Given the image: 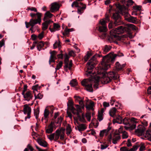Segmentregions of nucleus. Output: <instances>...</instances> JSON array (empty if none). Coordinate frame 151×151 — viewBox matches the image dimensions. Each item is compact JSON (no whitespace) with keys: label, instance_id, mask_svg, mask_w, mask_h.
<instances>
[{"label":"nucleus","instance_id":"4468645a","mask_svg":"<svg viewBox=\"0 0 151 151\" xmlns=\"http://www.w3.org/2000/svg\"><path fill=\"white\" fill-rule=\"evenodd\" d=\"M106 73L107 74V76H108L111 79H116L118 77L117 74L115 72L113 71L110 72L108 73Z\"/></svg>","mask_w":151,"mask_h":151},{"label":"nucleus","instance_id":"aec40b11","mask_svg":"<svg viewBox=\"0 0 151 151\" xmlns=\"http://www.w3.org/2000/svg\"><path fill=\"white\" fill-rule=\"evenodd\" d=\"M54 134V141L57 142L58 139L59 138V137L60 138V135L61 134L59 129H57L55 132L53 133Z\"/></svg>","mask_w":151,"mask_h":151},{"label":"nucleus","instance_id":"0e129e2a","mask_svg":"<svg viewBox=\"0 0 151 151\" xmlns=\"http://www.w3.org/2000/svg\"><path fill=\"white\" fill-rule=\"evenodd\" d=\"M100 22L102 26H106V22L105 20L102 19L100 21Z\"/></svg>","mask_w":151,"mask_h":151},{"label":"nucleus","instance_id":"9b49d317","mask_svg":"<svg viewBox=\"0 0 151 151\" xmlns=\"http://www.w3.org/2000/svg\"><path fill=\"white\" fill-rule=\"evenodd\" d=\"M25 91L26 89L24 91H22V94L23 96L24 97L25 99V100L29 101L30 100L32 99L33 97V95L30 91H28L25 93Z\"/></svg>","mask_w":151,"mask_h":151},{"label":"nucleus","instance_id":"c9c22d12","mask_svg":"<svg viewBox=\"0 0 151 151\" xmlns=\"http://www.w3.org/2000/svg\"><path fill=\"white\" fill-rule=\"evenodd\" d=\"M73 102L72 100H69L68 103V106L70 109L71 111H74L75 110V109L73 106Z\"/></svg>","mask_w":151,"mask_h":151},{"label":"nucleus","instance_id":"8fccbe9b","mask_svg":"<svg viewBox=\"0 0 151 151\" xmlns=\"http://www.w3.org/2000/svg\"><path fill=\"white\" fill-rule=\"evenodd\" d=\"M48 138L51 141L54 140V134L53 133L47 136Z\"/></svg>","mask_w":151,"mask_h":151},{"label":"nucleus","instance_id":"f257e3e1","mask_svg":"<svg viewBox=\"0 0 151 151\" xmlns=\"http://www.w3.org/2000/svg\"><path fill=\"white\" fill-rule=\"evenodd\" d=\"M94 74V73L93 72L90 75L88 74V75H87L88 76H91L92 78V80L88 79H84L81 82L82 85L85 87V88L87 91L91 92L93 91L92 81H93L95 83L93 86L94 88L96 89L98 88V83L100 79V76Z\"/></svg>","mask_w":151,"mask_h":151},{"label":"nucleus","instance_id":"39448f33","mask_svg":"<svg viewBox=\"0 0 151 151\" xmlns=\"http://www.w3.org/2000/svg\"><path fill=\"white\" fill-rule=\"evenodd\" d=\"M38 19H32L30 20L29 22H25L27 28H29V26H31V27L30 28V30L32 31V32H35L38 26H35V25L37 24H40L41 22V19H40V14L38 13Z\"/></svg>","mask_w":151,"mask_h":151},{"label":"nucleus","instance_id":"2f4dec72","mask_svg":"<svg viewBox=\"0 0 151 151\" xmlns=\"http://www.w3.org/2000/svg\"><path fill=\"white\" fill-rule=\"evenodd\" d=\"M78 129L80 132L86 129V127L84 124H79L77 126Z\"/></svg>","mask_w":151,"mask_h":151},{"label":"nucleus","instance_id":"603ef678","mask_svg":"<svg viewBox=\"0 0 151 151\" xmlns=\"http://www.w3.org/2000/svg\"><path fill=\"white\" fill-rule=\"evenodd\" d=\"M65 63H69L68 62V60L69 57L68 55L66 54L65 55Z\"/></svg>","mask_w":151,"mask_h":151},{"label":"nucleus","instance_id":"393cba45","mask_svg":"<svg viewBox=\"0 0 151 151\" xmlns=\"http://www.w3.org/2000/svg\"><path fill=\"white\" fill-rule=\"evenodd\" d=\"M60 28V25L58 24L54 23L53 24V27L52 28H50V30L52 32L59 30Z\"/></svg>","mask_w":151,"mask_h":151},{"label":"nucleus","instance_id":"6e6d98bb","mask_svg":"<svg viewBox=\"0 0 151 151\" xmlns=\"http://www.w3.org/2000/svg\"><path fill=\"white\" fill-rule=\"evenodd\" d=\"M78 102L80 105V106H81V108L82 109H84V105L83 101L81 100V99Z\"/></svg>","mask_w":151,"mask_h":151},{"label":"nucleus","instance_id":"052dcab7","mask_svg":"<svg viewBox=\"0 0 151 151\" xmlns=\"http://www.w3.org/2000/svg\"><path fill=\"white\" fill-rule=\"evenodd\" d=\"M27 10H31V11H34L36 12H37V10L36 8L34 7H32L31 8H29L27 9Z\"/></svg>","mask_w":151,"mask_h":151},{"label":"nucleus","instance_id":"a18cd8bd","mask_svg":"<svg viewBox=\"0 0 151 151\" xmlns=\"http://www.w3.org/2000/svg\"><path fill=\"white\" fill-rule=\"evenodd\" d=\"M63 65V62L62 61H60L58 64L55 68L56 70L60 69L62 67Z\"/></svg>","mask_w":151,"mask_h":151},{"label":"nucleus","instance_id":"49530a36","mask_svg":"<svg viewBox=\"0 0 151 151\" xmlns=\"http://www.w3.org/2000/svg\"><path fill=\"white\" fill-rule=\"evenodd\" d=\"M39 13L40 14V19H41V17L42 16V14L41 13L37 12V13H31L30 14V16L32 18H36V16H37V19H38V14Z\"/></svg>","mask_w":151,"mask_h":151},{"label":"nucleus","instance_id":"79ce46f5","mask_svg":"<svg viewBox=\"0 0 151 151\" xmlns=\"http://www.w3.org/2000/svg\"><path fill=\"white\" fill-rule=\"evenodd\" d=\"M116 122L119 124H122V117L119 116L117 117L115 119Z\"/></svg>","mask_w":151,"mask_h":151},{"label":"nucleus","instance_id":"bb28decb","mask_svg":"<svg viewBox=\"0 0 151 151\" xmlns=\"http://www.w3.org/2000/svg\"><path fill=\"white\" fill-rule=\"evenodd\" d=\"M53 16V14H51L49 11H47L45 14V16L43 19L44 20H45L48 18H50Z\"/></svg>","mask_w":151,"mask_h":151},{"label":"nucleus","instance_id":"680f3d73","mask_svg":"<svg viewBox=\"0 0 151 151\" xmlns=\"http://www.w3.org/2000/svg\"><path fill=\"white\" fill-rule=\"evenodd\" d=\"M108 145L106 144H104L101 145V148L102 150L106 149L108 147Z\"/></svg>","mask_w":151,"mask_h":151},{"label":"nucleus","instance_id":"69168bd1","mask_svg":"<svg viewBox=\"0 0 151 151\" xmlns=\"http://www.w3.org/2000/svg\"><path fill=\"white\" fill-rule=\"evenodd\" d=\"M38 84L36 85L35 86H34L32 87V89L33 90V91H37V88L38 87Z\"/></svg>","mask_w":151,"mask_h":151},{"label":"nucleus","instance_id":"f3484780","mask_svg":"<svg viewBox=\"0 0 151 151\" xmlns=\"http://www.w3.org/2000/svg\"><path fill=\"white\" fill-rule=\"evenodd\" d=\"M76 109L75 110L73 111H71L74 114H76L78 116L79 115V113L81 111V107L78 105H75Z\"/></svg>","mask_w":151,"mask_h":151},{"label":"nucleus","instance_id":"423d86ee","mask_svg":"<svg viewBox=\"0 0 151 151\" xmlns=\"http://www.w3.org/2000/svg\"><path fill=\"white\" fill-rule=\"evenodd\" d=\"M96 59V58L95 56H93L89 60L87 63V69L85 73V74L88 75V74H91L92 72V69L94 67L95 63L94 61Z\"/></svg>","mask_w":151,"mask_h":151},{"label":"nucleus","instance_id":"ddd939ff","mask_svg":"<svg viewBox=\"0 0 151 151\" xmlns=\"http://www.w3.org/2000/svg\"><path fill=\"white\" fill-rule=\"evenodd\" d=\"M50 53L51 55L49 60V63L50 64L51 62H55V60L56 59V55L57 53L56 51H53L51 52H50Z\"/></svg>","mask_w":151,"mask_h":151},{"label":"nucleus","instance_id":"c756f323","mask_svg":"<svg viewBox=\"0 0 151 151\" xmlns=\"http://www.w3.org/2000/svg\"><path fill=\"white\" fill-rule=\"evenodd\" d=\"M145 137L147 139L151 141V130L150 129H149L147 131Z\"/></svg>","mask_w":151,"mask_h":151},{"label":"nucleus","instance_id":"ea45409f","mask_svg":"<svg viewBox=\"0 0 151 151\" xmlns=\"http://www.w3.org/2000/svg\"><path fill=\"white\" fill-rule=\"evenodd\" d=\"M92 55V53L91 52H88L87 54L84 57V59L85 61H87L89 58Z\"/></svg>","mask_w":151,"mask_h":151},{"label":"nucleus","instance_id":"4d7b16f0","mask_svg":"<svg viewBox=\"0 0 151 151\" xmlns=\"http://www.w3.org/2000/svg\"><path fill=\"white\" fill-rule=\"evenodd\" d=\"M138 148V146L135 145L133 146V147L129 150V151H136Z\"/></svg>","mask_w":151,"mask_h":151},{"label":"nucleus","instance_id":"f704fd0d","mask_svg":"<svg viewBox=\"0 0 151 151\" xmlns=\"http://www.w3.org/2000/svg\"><path fill=\"white\" fill-rule=\"evenodd\" d=\"M66 134L68 135H69L71 133L72 131L71 126L70 125L68 124L67 126L66 129Z\"/></svg>","mask_w":151,"mask_h":151},{"label":"nucleus","instance_id":"473e14b6","mask_svg":"<svg viewBox=\"0 0 151 151\" xmlns=\"http://www.w3.org/2000/svg\"><path fill=\"white\" fill-rule=\"evenodd\" d=\"M116 111V108H112L109 111L110 115L113 117H114Z\"/></svg>","mask_w":151,"mask_h":151},{"label":"nucleus","instance_id":"c85d7f7f","mask_svg":"<svg viewBox=\"0 0 151 151\" xmlns=\"http://www.w3.org/2000/svg\"><path fill=\"white\" fill-rule=\"evenodd\" d=\"M104 112V110L103 109H102L98 112V119L99 121H101L103 119V116Z\"/></svg>","mask_w":151,"mask_h":151},{"label":"nucleus","instance_id":"338daca9","mask_svg":"<svg viewBox=\"0 0 151 151\" xmlns=\"http://www.w3.org/2000/svg\"><path fill=\"white\" fill-rule=\"evenodd\" d=\"M103 105L105 107H108L109 106V103L104 102L103 103Z\"/></svg>","mask_w":151,"mask_h":151},{"label":"nucleus","instance_id":"13d9d810","mask_svg":"<svg viewBox=\"0 0 151 151\" xmlns=\"http://www.w3.org/2000/svg\"><path fill=\"white\" fill-rule=\"evenodd\" d=\"M58 120L57 121H55V123H56L57 124H60L61 123L62 121L63 120V118L61 117L60 116L59 117H58Z\"/></svg>","mask_w":151,"mask_h":151},{"label":"nucleus","instance_id":"6ab92c4d","mask_svg":"<svg viewBox=\"0 0 151 151\" xmlns=\"http://www.w3.org/2000/svg\"><path fill=\"white\" fill-rule=\"evenodd\" d=\"M32 40L35 41V43L37 44V49L40 51L39 49L41 48L44 46V43L42 41H38L36 40V38H32Z\"/></svg>","mask_w":151,"mask_h":151},{"label":"nucleus","instance_id":"2eb2a0df","mask_svg":"<svg viewBox=\"0 0 151 151\" xmlns=\"http://www.w3.org/2000/svg\"><path fill=\"white\" fill-rule=\"evenodd\" d=\"M37 141L38 143L42 146L45 147L47 146V142L41 138H38L37 140Z\"/></svg>","mask_w":151,"mask_h":151},{"label":"nucleus","instance_id":"774afa93","mask_svg":"<svg viewBox=\"0 0 151 151\" xmlns=\"http://www.w3.org/2000/svg\"><path fill=\"white\" fill-rule=\"evenodd\" d=\"M120 151H129L127 147H122L120 149Z\"/></svg>","mask_w":151,"mask_h":151},{"label":"nucleus","instance_id":"9d476101","mask_svg":"<svg viewBox=\"0 0 151 151\" xmlns=\"http://www.w3.org/2000/svg\"><path fill=\"white\" fill-rule=\"evenodd\" d=\"M145 129V127L142 125H139L137 129L135 131V134L138 136L144 134V132Z\"/></svg>","mask_w":151,"mask_h":151},{"label":"nucleus","instance_id":"f03ea898","mask_svg":"<svg viewBox=\"0 0 151 151\" xmlns=\"http://www.w3.org/2000/svg\"><path fill=\"white\" fill-rule=\"evenodd\" d=\"M131 28L134 30H136L137 27L131 24H126L125 26H121L115 28L112 30L110 33L109 38H122L119 34L124 32L125 31L128 30V29Z\"/></svg>","mask_w":151,"mask_h":151},{"label":"nucleus","instance_id":"bf43d9fd","mask_svg":"<svg viewBox=\"0 0 151 151\" xmlns=\"http://www.w3.org/2000/svg\"><path fill=\"white\" fill-rule=\"evenodd\" d=\"M35 99L37 98L39 99H41L43 97V95L40 93H39L37 96H36L35 94Z\"/></svg>","mask_w":151,"mask_h":151},{"label":"nucleus","instance_id":"3c124183","mask_svg":"<svg viewBox=\"0 0 151 151\" xmlns=\"http://www.w3.org/2000/svg\"><path fill=\"white\" fill-rule=\"evenodd\" d=\"M69 30L67 28V27L66 26L64 32L63 33V34L64 35H68L69 33Z\"/></svg>","mask_w":151,"mask_h":151},{"label":"nucleus","instance_id":"e2e57ef3","mask_svg":"<svg viewBox=\"0 0 151 151\" xmlns=\"http://www.w3.org/2000/svg\"><path fill=\"white\" fill-rule=\"evenodd\" d=\"M145 147L144 144H141L139 148V150L140 151H143L145 150Z\"/></svg>","mask_w":151,"mask_h":151},{"label":"nucleus","instance_id":"58836bf2","mask_svg":"<svg viewBox=\"0 0 151 151\" xmlns=\"http://www.w3.org/2000/svg\"><path fill=\"white\" fill-rule=\"evenodd\" d=\"M58 47L59 49H60L61 47L60 41L59 40L56 41L53 44V47L54 49H55Z\"/></svg>","mask_w":151,"mask_h":151},{"label":"nucleus","instance_id":"4be33fe9","mask_svg":"<svg viewBox=\"0 0 151 151\" xmlns=\"http://www.w3.org/2000/svg\"><path fill=\"white\" fill-rule=\"evenodd\" d=\"M54 124L53 123L51 122L48 126V128L46 129V132L48 133H52L53 130Z\"/></svg>","mask_w":151,"mask_h":151},{"label":"nucleus","instance_id":"a878e982","mask_svg":"<svg viewBox=\"0 0 151 151\" xmlns=\"http://www.w3.org/2000/svg\"><path fill=\"white\" fill-rule=\"evenodd\" d=\"M125 65V64H123L121 65L118 62H117L115 64V67L116 71L122 70Z\"/></svg>","mask_w":151,"mask_h":151},{"label":"nucleus","instance_id":"e433bc0d","mask_svg":"<svg viewBox=\"0 0 151 151\" xmlns=\"http://www.w3.org/2000/svg\"><path fill=\"white\" fill-rule=\"evenodd\" d=\"M111 47L109 45H106L103 48V52L104 54H106L111 49Z\"/></svg>","mask_w":151,"mask_h":151},{"label":"nucleus","instance_id":"a211bd4d","mask_svg":"<svg viewBox=\"0 0 151 151\" xmlns=\"http://www.w3.org/2000/svg\"><path fill=\"white\" fill-rule=\"evenodd\" d=\"M49 111L47 109H45L44 113V118H42L41 120L42 121L44 119L45 120V122L48 121V118L49 117Z\"/></svg>","mask_w":151,"mask_h":151},{"label":"nucleus","instance_id":"20e7f679","mask_svg":"<svg viewBox=\"0 0 151 151\" xmlns=\"http://www.w3.org/2000/svg\"><path fill=\"white\" fill-rule=\"evenodd\" d=\"M116 7L119 10L120 13L123 15H125V19L129 22L135 23L137 22L136 17H134L129 15V16H127L128 14L127 10L125 7L120 5L119 4H116Z\"/></svg>","mask_w":151,"mask_h":151},{"label":"nucleus","instance_id":"dca6fc26","mask_svg":"<svg viewBox=\"0 0 151 151\" xmlns=\"http://www.w3.org/2000/svg\"><path fill=\"white\" fill-rule=\"evenodd\" d=\"M111 129V127H108L107 129H105L101 131L99 133L100 136L102 137L104 136V135H106L108 134L109 132Z\"/></svg>","mask_w":151,"mask_h":151},{"label":"nucleus","instance_id":"0eeeda50","mask_svg":"<svg viewBox=\"0 0 151 151\" xmlns=\"http://www.w3.org/2000/svg\"><path fill=\"white\" fill-rule=\"evenodd\" d=\"M106 75L107 74L106 73L103 72L101 73L100 72H98L97 74L96 75L100 76V78H101L102 79L101 80L104 83H106L110 82L111 79Z\"/></svg>","mask_w":151,"mask_h":151},{"label":"nucleus","instance_id":"09e8293b","mask_svg":"<svg viewBox=\"0 0 151 151\" xmlns=\"http://www.w3.org/2000/svg\"><path fill=\"white\" fill-rule=\"evenodd\" d=\"M122 133V137L123 139H126L128 137V134L126 131H124Z\"/></svg>","mask_w":151,"mask_h":151},{"label":"nucleus","instance_id":"5701e85b","mask_svg":"<svg viewBox=\"0 0 151 151\" xmlns=\"http://www.w3.org/2000/svg\"><path fill=\"white\" fill-rule=\"evenodd\" d=\"M72 66V60L70 61L69 63H65V65L64 66V70L66 72H67L68 69L70 70Z\"/></svg>","mask_w":151,"mask_h":151},{"label":"nucleus","instance_id":"de8ad7c7","mask_svg":"<svg viewBox=\"0 0 151 151\" xmlns=\"http://www.w3.org/2000/svg\"><path fill=\"white\" fill-rule=\"evenodd\" d=\"M42 29L43 30H45L48 28V25L47 24H46L45 22L43 23L42 24Z\"/></svg>","mask_w":151,"mask_h":151},{"label":"nucleus","instance_id":"b1692460","mask_svg":"<svg viewBox=\"0 0 151 151\" xmlns=\"http://www.w3.org/2000/svg\"><path fill=\"white\" fill-rule=\"evenodd\" d=\"M107 41L110 43H114L118 44V41H120L122 38H107Z\"/></svg>","mask_w":151,"mask_h":151},{"label":"nucleus","instance_id":"4c0bfd02","mask_svg":"<svg viewBox=\"0 0 151 151\" xmlns=\"http://www.w3.org/2000/svg\"><path fill=\"white\" fill-rule=\"evenodd\" d=\"M86 6L84 5V6H82V7H79L78 9V14H82L84 11V10L86 9Z\"/></svg>","mask_w":151,"mask_h":151},{"label":"nucleus","instance_id":"c03bdc74","mask_svg":"<svg viewBox=\"0 0 151 151\" xmlns=\"http://www.w3.org/2000/svg\"><path fill=\"white\" fill-rule=\"evenodd\" d=\"M77 82L76 79H73L72 80L70 83V86L73 87L76 86L77 85Z\"/></svg>","mask_w":151,"mask_h":151},{"label":"nucleus","instance_id":"412c9836","mask_svg":"<svg viewBox=\"0 0 151 151\" xmlns=\"http://www.w3.org/2000/svg\"><path fill=\"white\" fill-rule=\"evenodd\" d=\"M120 139V137L118 134H114L112 137V143L116 144L117 142Z\"/></svg>","mask_w":151,"mask_h":151},{"label":"nucleus","instance_id":"5fc2aeb1","mask_svg":"<svg viewBox=\"0 0 151 151\" xmlns=\"http://www.w3.org/2000/svg\"><path fill=\"white\" fill-rule=\"evenodd\" d=\"M86 117L87 120L88 121H90L91 120V114L89 113H87L86 114Z\"/></svg>","mask_w":151,"mask_h":151},{"label":"nucleus","instance_id":"a19ab883","mask_svg":"<svg viewBox=\"0 0 151 151\" xmlns=\"http://www.w3.org/2000/svg\"><path fill=\"white\" fill-rule=\"evenodd\" d=\"M122 123H123L124 124L127 126H130L129 120L127 118H124L122 120Z\"/></svg>","mask_w":151,"mask_h":151},{"label":"nucleus","instance_id":"cd10ccee","mask_svg":"<svg viewBox=\"0 0 151 151\" xmlns=\"http://www.w3.org/2000/svg\"><path fill=\"white\" fill-rule=\"evenodd\" d=\"M65 129L63 128H61L60 129H59V130L60 131L61 135H60V139L61 140H64L65 138Z\"/></svg>","mask_w":151,"mask_h":151},{"label":"nucleus","instance_id":"1a4fd4ad","mask_svg":"<svg viewBox=\"0 0 151 151\" xmlns=\"http://www.w3.org/2000/svg\"><path fill=\"white\" fill-rule=\"evenodd\" d=\"M112 18L114 20V24L116 26L122 23V20L120 18V16L119 14L115 13L113 14Z\"/></svg>","mask_w":151,"mask_h":151},{"label":"nucleus","instance_id":"6e6552de","mask_svg":"<svg viewBox=\"0 0 151 151\" xmlns=\"http://www.w3.org/2000/svg\"><path fill=\"white\" fill-rule=\"evenodd\" d=\"M24 114L27 115L25 117V120L26 121L27 119H29L30 117L31 108L27 104L24 105Z\"/></svg>","mask_w":151,"mask_h":151},{"label":"nucleus","instance_id":"7c9ffc66","mask_svg":"<svg viewBox=\"0 0 151 151\" xmlns=\"http://www.w3.org/2000/svg\"><path fill=\"white\" fill-rule=\"evenodd\" d=\"M94 106V103L92 101H91L89 104L86 105V109L88 110H93Z\"/></svg>","mask_w":151,"mask_h":151},{"label":"nucleus","instance_id":"72a5a7b5","mask_svg":"<svg viewBox=\"0 0 151 151\" xmlns=\"http://www.w3.org/2000/svg\"><path fill=\"white\" fill-rule=\"evenodd\" d=\"M98 30L101 32H105L107 31V28L106 26H101L99 27Z\"/></svg>","mask_w":151,"mask_h":151},{"label":"nucleus","instance_id":"864d4df0","mask_svg":"<svg viewBox=\"0 0 151 151\" xmlns=\"http://www.w3.org/2000/svg\"><path fill=\"white\" fill-rule=\"evenodd\" d=\"M141 6H133V9L135 11H139L141 10Z\"/></svg>","mask_w":151,"mask_h":151},{"label":"nucleus","instance_id":"7ed1b4c3","mask_svg":"<svg viewBox=\"0 0 151 151\" xmlns=\"http://www.w3.org/2000/svg\"><path fill=\"white\" fill-rule=\"evenodd\" d=\"M123 54L122 53H119L118 54L110 53L103 57L101 63L102 68L104 70H107L110 67V63H113L116 57L117 56H122Z\"/></svg>","mask_w":151,"mask_h":151},{"label":"nucleus","instance_id":"f8f14e48","mask_svg":"<svg viewBox=\"0 0 151 151\" xmlns=\"http://www.w3.org/2000/svg\"><path fill=\"white\" fill-rule=\"evenodd\" d=\"M60 7V4L57 2L53 3L51 4V7L50 9V11L52 12H54L58 10Z\"/></svg>","mask_w":151,"mask_h":151},{"label":"nucleus","instance_id":"37998d69","mask_svg":"<svg viewBox=\"0 0 151 151\" xmlns=\"http://www.w3.org/2000/svg\"><path fill=\"white\" fill-rule=\"evenodd\" d=\"M39 112L40 111L39 109H35L34 111V115L35 116V118L36 119H37L38 118Z\"/></svg>","mask_w":151,"mask_h":151}]
</instances>
